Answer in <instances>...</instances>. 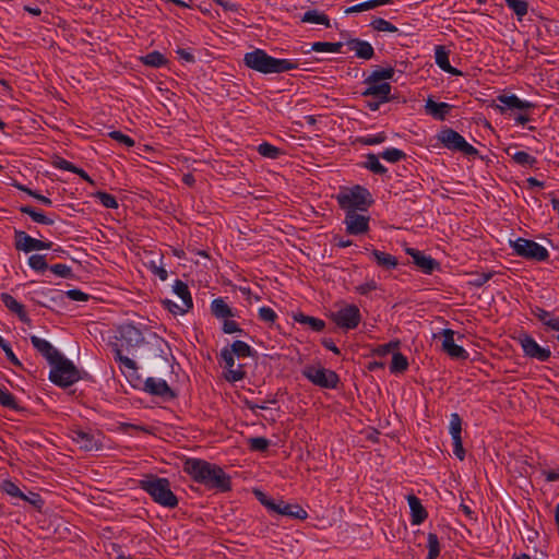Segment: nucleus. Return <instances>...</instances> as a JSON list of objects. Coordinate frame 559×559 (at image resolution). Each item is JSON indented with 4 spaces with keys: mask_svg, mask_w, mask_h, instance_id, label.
I'll list each match as a JSON object with an SVG mask.
<instances>
[{
    "mask_svg": "<svg viewBox=\"0 0 559 559\" xmlns=\"http://www.w3.org/2000/svg\"><path fill=\"white\" fill-rule=\"evenodd\" d=\"M367 87L361 92L365 98H379L380 102H390L392 86L389 82L365 83Z\"/></svg>",
    "mask_w": 559,
    "mask_h": 559,
    "instance_id": "17",
    "label": "nucleus"
},
{
    "mask_svg": "<svg viewBox=\"0 0 559 559\" xmlns=\"http://www.w3.org/2000/svg\"><path fill=\"white\" fill-rule=\"evenodd\" d=\"M15 248L24 252H31L35 250L50 249L52 246L51 241H43L31 237L23 230H14Z\"/></svg>",
    "mask_w": 559,
    "mask_h": 559,
    "instance_id": "11",
    "label": "nucleus"
},
{
    "mask_svg": "<svg viewBox=\"0 0 559 559\" xmlns=\"http://www.w3.org/2000/svg\"><path fill=\"white\" fill-rule=\"evenodd\" d=\"M348 50L354 51L355 56L362 60H370L374 56V49L372 45L360 38H350L345 41Z\"/></svg>",
    "mask_w": 559,
    "mask_h": 559,
    "instance_id": "22",
    "label": "nucleus"
},
{
    "mask_svg": "<svg viewBox=\"0 0 559 559\" xmlns=\"http://www.w3.org/2000/svg\"><path fill=\"white\" fill-rule=\"evenodd\" d=\"M22 500L28 502L31 506H33L36 510H41L44 506V500L37 492L29 491L28 495L23 493V497H21Z\"/></svg>",
    "mask_w": 559,
    "mask_h": 559,
    "instance_id": "53",
    "label": "nucleus"
},
{
    "mask_svg": "<svg viewBox=\"0 0 559 559\" xmlns=\"http://www.w3.org/2000/svg\"><path fill=\"white\" fill-rule=\"evenodd\" d=\"M433 147H447L450 151H459L467 156H478V151L468 142H437Z\"/></svg>",
    "mask_w": 559,
    "mask_h": 559,
    "instance_id": "29",
    "label": "nucleus"
},
{
    "mask_svg": "<svg viewBox=\"0 0 559 559\" xmlns=\"http://www.w3.org/2000/svg\"><path fill=\"white\" fill-rule=\"evenodd\" d=\"M408 506L411 509V522L413 525H419L428 516V513L424 506L421 504L419 498H417L415 495H408L407 496Z\"/></svg>",
    "mask_w": 559,
    "mask_h": 559,
    "instance_id": "26",
    "label": "nucleus"
},
{
    "mask_svg": "<svg viewBox=\"0 0 559 559\" xmlns=\"http://www.w3.org/2000/svg\"><path fill=\"white\" fill-rule=\"evenodd\" d=\"M230 353L237 356L238 358H246L253 356L254 352L252 348L242 341H235L230 347Z\"/></svg>",
    "mask_w": 559,
    "mask_h": 559,
    "instance_id": "42",
    "label": "nucleus"
},
{
    "mask_svg": "<svg viewBox=\"0 0 559 559\" xmlns=\"http://www.w3.org/2000/svg\"><path fill=\"white\" fill-rule=\"evenodd\" d=\"M370 26L377 31V32H384V33H397L399 28L390 23L389 21L382 19V17H374Z\"/></svg>",
    "mask_w": 559,
    "mask_h": 559,
    "instance_id": "44",
    "label": "nucleus"
},
{
    "mask_svg": "<svg viewBox=\"0 0 559 559\" xmlns=\"http://www.w3.org/2000/svg\"><path fill=\"white\" fill-rule=\"evenodd\" d=\"M175 51L179 56V58L182 61H185L186 63H194L195 62V57L190 50L185 49L180 46H177Z\"/></svg>",
    "mask_w": 559,
    "mask_h": 559,
    "instance_id": "62",
    "label": "nucleus"
},
{
    "mask_svg": "<svg viewBox=\"0 0 559 559\" xmlns=\"http://www.w3.org/2000/svg\"><path fill=\"white\" fill-rule=\"evenodd\" d=\"M406 253L412 257L413 263L425 274H432L436 270L440 269V263L436 259L430 255H426L417 249L407 248Z\"/></svg>",
    "mask_w": 559,
    "mask_h": 559,
    "instance_id": "15",
    "label": "nucleus"
},
{
    "mask_svg": "<svg viewBox=\"0 0 559 559\" xmlns=\"http://www.w3.org/2000/svg\"><path fill=\"white\" fill-rule=\"evenodd\" d=\"M126 145L127 151L129 153H134L139 156H143L148 160H152V156L150 154L154 153L155 148L151 145H147L143 142H121Z\"/></svg>",
    "mask_w": 559,
    "mask_h": 559,
    "instance_id": "32",
    "label": "nucleus"
},
{
    "mask_svg": "<svg viewBox=\"0 0 559 559\" xmlns=\"http://www.w3.org/2000/svg\"><path fill=\"white\" fill-rule=\"evenodd\" d=\"M19 190L26 192L28 195L33 197L34 199L38 200L44 205L50 206L52 204L51 200L40 193H38L35 190L29 189L26 186L23 185H16L15 186Z\"/></svg>",
    "mask_w": 559,
    "mask_h": 559,
    "instance_id": "52",
    "label": "nucleus"
},
{
    "mask_svg": "<svg viewBox=\"0 0 559 559\" xmlns=\"http://www.w3.org/2000/svg\"><path fill=\"white\" fill-rule=\"evenodd\" d=\"M81 379L80 371L74 364L63 355L51 365L49 380L61 388H68Z\"/></svg>",
    "mask_w": 559,
    "mask_h": 559,
    "instance_id": "7",
    "label": "nucleus"
},
{
    "mask_svg": "<svg viewBox=\"0 0 559 559\" xmlns=\"http://www.w3.org/2000/svg\"><path fill=\"white\" fill-rule=\"evenodd\" d=\"M20 212L23 214H27L35 223L43 225H53L55 221L48 216H46L43 212L37 211L31 205H22L20 206Z\"/></svg>",
    "mask_w": 559,
    "mask_h": 559,
    "instance_id": "34",
    "label": "nucleus"
},
{
    "mask_svg": "<svg viewBox=\"0 0 559 559\" xmlns=\"http://www.w3.org/2000/svg\"><path fill=\"white\" fill-rule=\"evenodd\" d=\"M270 511L280 515H285L298 520H305L308 516L307 511L300 506L286 503L283 500L274 501V507L271 508Z\"/></svg>",
    "mask_w": 559,
    "mask_h": 559,
    "instance_id": "19",
    "label": "nucleus"
},
{
    "mask_svg": "<svg viewBox=\"0 0 559 559\" xmlns=\"http://www.w3.org/2000/svg\"><path fill=\"white\" fill-rule=\"evenodd\" d=\"M302 376L311 383L323 389H336L338 374L323 367L307 366L302 369Z\"/></svg>",
    "mask_w": 559,
    "mask_h": 559,
    "instance_id": "9",
    "label": "nucleus"
},
{
    "mask_svg": "<svg viewBox=\"0 0 559 559\" xmlns=\"http://www.w3.org/2000/svg\"><path fill=\"white\" fill-rule=\"evenodd\" d=\"M395 70L392 67L377 68L365 78L364 83H379L394 80Z\"/></svg>",
    "mask_w": 559,
    "mask_h": 559,
    "instance_id": "28",
    "label": "nucleus"
},
{
    "mask_svg": "<svg viewBox=\"0 0 559 559\" xmlns=\"http://www.w3.org/2000/svg\"><path fill=\"white\" fill-rule=\"evenodd\" d=\"M182 469L195 483L205 486L207 489L218 492L231 490L230 476L219 465L202 459L189 457L183 462Z\"/></svg>",
    "mask_w": 559,
    "mask_h": 559,
    "instance_id": "1",
    "label": "nucleus"
},
{
    "mask_svg": "<svg viewBox=\"0 0 559 559\" xmlns=\"http://www.w3.org/2000/svg\"><path fill=\"white\" fill-rule=\"evenodd\" d=\"M259 318L264 322L274 323L275 320L277 319V314L270 307H261L259 309Z\"/></svg>",
    "mask_w": 559,
    "mask_h": 559,
    "instance_id": "57",
    "label": "nucleus"
},
{
    "mask_svg": "<svg viewBox=\"0 0 559 559\" xmlns=\"http://www.w3.org/2000/svg\"><path fill=\"white\" fill-rule=\"evenodd\" d=\"M301 21L304 23L320 24L330 27V20L328 15L319 12L318 10H308L304 13Z\"/></svg>",
    "mask_w": 559,
    "mask_h": 559,
    "instance_id": "36",
    "label": "nucleus"
},
{
    "mask_svg": "<svg viewBox=\"0 0 559 559\" xmlns=\"http://www.w3.org/2000/svg\"><path fill=\"white\" fill-rule=\"evenodd\" d=\"M120 344L114 343L112 349L115 353V360L118 361L122 367L128 369L130 377L135 376V379L140 381V377L136 376L138 366L134 360L124 356L122 349L130 350L131 348L138 347L144 342V336L136 326L133 324H122L118 329Z\"/></svg>",
    "mask_w": 559,
    "mask_h": 559,
    "instance_id": "4",
    "label": "nucleus"
},
{
    "mask_svg": "<svg viewBox=\"0 0 559 559\" xmlns=\"http://www.w3.org/2000/svg\"><path fill=\"white\" fill-rule=\"evenodd\" d=\"M66 296L74 301H87L90 296L80 289H70L66 292Z\"/></svg>",
    "mask_w": 559,
    "mask_h": 559,
    "instance_id": "63",
    "label": "nucleus"
},
{
    "mask_svg": "<svg viewBox=\"0 0 559 559\" xmlns=\"http://www.w3.org/2000/svg\"><path fill=\"white\" fill-rule=\"evenodd\" d=\"M371 255L376 263L385 270H392L397 266V259L390 253L374 249L372 250Z\"/></svg>",
    "mask_w": 559,
    "mask_h": 559,
    "instance_id": "31",
    "label": "nucleus"
},
{
    "mask_svg": "<svg viewBox=\"0 0 559 559\" xmlns=\"http://www.w3.org/2000/svg\"><path fill=\"white\" fill-rule=\"evenodd\" d=\"M507 7L513 11L519 21L527 14L528 3L525 0H504Z\"/></svg>",
    "mask_w": 559,
    "mask_h": 559,
    "instance_id": "39",
    "label": "nucleus"
},
{
    "mask_svg": "<svg viewBox=\"0 0 559 559\" xmlns=\"http://www.w3.org/2000/svg\"><path fill=\"white\" fill-rule=\"evenodd\" d=\"M379 155L368 154L364 166L376 175H384L388 169L379 162Z\"/></svg>",
    "mask_w": 559,
    "mask_h": 559,
    "instance_id": "41",
    "label": "nucleus"
},
{
    "mask_svg": "<svg viewBox=\"0 0 559 559\" xmlns=\"http://www.w3.org/2000/svg\"><path fill=\"white\" fill-rule=\"evenodd\" d=\"M234 356L235 355L230 353V349L228 347H224L221 350V358L225 362V367L228 369L226 379L229 382H238L246 377V371L243 370L241 365L237 369H233V367L235 366Z\"/></svg>",
    "mask_w": 559,
    "mask_h": 559,
    "instance_id": "20",
    "label": "nucleus"
},
{
    "mask_svg": "<svg viewBox=\"0 0 559 559\" xmlns=\"http://www.w3.org/2000/svg\"><path fill=\"white\" fill-rule=\"evenodd\" d=\"M495 102L496 110L523 128L532 121V116L537 107L535 103L522 99L516 94L508 92L499 94Z\"/></svg>",
    "mask_w": 559,
    "mask_h": 559,
    "instance_id": "3",
    "label": "nucleus"
},
{
    "mask_svg": "<svg viewBox=\"0 0 559 559\" xmlns=\"http://www.w3.org/2000/svg\"><path fill=\"white\" fill-rule=\"evenodd\" d=\"M379 156L386 162L396 163L406 157V154L399 148L390 147L379 154Z\"/></svg>",
    "mask_w": 559,
    "mask_h": 559,
    "instance_id": "45",
    "label": "nucleus"
},
{
    "mask_svg": "<svg viewBox=\"0 0 559 559\" xmlns=\"http://www.w3.org/2000/svg\"><path fill=\"white\" fill-rule=\"evenodd\" d=\"M143 390L151 395L163 397L165 401L174 400L177 396L165 380L152 377L144 381Z\"/></svg>",
    "mask_w": 559,
    "mask_h": 559,
    "instance_id": "13",
    "label": "nucleus"
},
{
    "mask_svg": "<svg viewBox=\"0 0 559 559\" xmlns=\"http://www.w3.org/2000/svg\"><path fill=\"white\" fill-rule=\"evenodd\" d=\"M435 62L445 73L455 76L463 74L461 70L451 66L449 61V50L443 45H437L435 47Z\"/></svg>",
    "mask_w": 559,
    "mask_h": 559,
    "instance_id": "23",
    "label": "nucleus"
},
{
    "mask_svg": "<svg viewBox=\"0 0 559 559\" xmlns=\"http://www.w3.org/2000/svg\"><path fill=\"white\" fill-rule=\"evenodd\" d=\"M492 276H493L492 272L476 273L473 275V280L469 281V284L475 287H481L489 280H491Z\"/></svg>",
    "mask_w": 559,
    "mask_h": 559,
    "instance_id": "55",
    "label": "nucleus"
},
{
    "mask_svg": "<svg viewBox=\"0 0 559 559\" xmlns=\"http://www.w3.org/2000/svg\"><path fill=\"white\" fill-rule=\"evenodd\" d=\"M94 197L99 200L100 204L105 206L106 209H117L118 202L116 198L107 192L104 191H97Z\"/></svg>",
    "mask_w": 559,
    "mask_h": 559,
    "instance_id": "48",
    "label": "nucleus"
},
{
    "mask_svg": "<svg viewBox=\"0 0 559 559\" xmlns=\"http://www.w3.org/2000/svg\"><path fill=\"white\" fill-rule=\"evenodd\" d=\"M512 157L520 165H533L536 162L533 156L523 151L515 152Z\"/></svg>",
    "mask_w": 559,
    "mask_h": 559,
    "instance_id": "58",
    "label": "nucleus"
},
{
    "mask_svg": "<svg viewBox=\"0 0 559 559\" xmlns=\"http://www.w3.org/2000/svg\"><path fill=\"white\" fill-rule=\"evenodd\" d=\"M340 207L346 213L350 211H367L373 203L371 193L362 186L356 185L353 188H346L336 195Z\"/></svg>",
    "mask_w": 559,
    "mask_h": 559,
    "instance_id": "6",
    "label": "nucleus"
},
{
    "mask_svg": "<svg viewBox=\"0 0 559 559\" xmlns=\"http://www.w3.org/2000/svg\"><path fill=\"white\" fill-rule=\"evenodd\" d=\"M0 405L3 407L17 411L19 405L16 400L12 393H10L7 389L0 386Z\"/></svg>",
    "mask_w": 559,
    "mask_h": 559,
    "instance_id": "46",
    "label": "nucleus"
},
{
    "mask_svg": "<svg viewBox=\"0 0 559 559\" xmlns=\"http://www.w3.org/2000/svg\"><path fill=\"white\" fill-rule=\"evenodd\" d=\"M514 252L524 259L533 261H546L549 258L548 250L534 240L518 238L511 242Z\"/></svg>",
    "mask_w": 559,
    "mask_h": 559,
    "instance_id": "8",
    "label": "nucleus"
},
{
    "mask_svg": "<svg viewBox=\"0 0 559 559\" xmlns=\"http://www.w3.org/2000/svg\"><path fill=\"white\" fill-rule=\"evenodd\" d=\"M0 300L11 312L15 313L22 322L27 324L31 323V319L25 310V307L13 296L8 293H2L0 294Z\"/></svg>",
    "mask_w": 559,
    "mask_h": 559,
    "instance_id": "25",
    "label": "nucleus"
},
{
    "mask_svg": "<svg viewBox=\"0 0 559 559\" xmlns=\"http://www.w3.org/2000/svg\"><path fill=\"white\" fill-rule=\"evenodd\" d=\"M332 320L344 330L356 329L361 320L359 308L355 305H347L332 313Z\"/></svg>",
    "mask_w": 559,
    "mask_h": 559,
    "instance_id": "10",
    "label": "nucleus"
},
{
    "mask_svg": "<svg viewBox=\"0 0 559 559\" xmlns=\"http://www.w3.org/2000/svg\"><path fill=\"white\" fill-rule=\"evenodd\" d=\"M373 10V2L371 0H367L355 5L348 7L345 9V14H354L360 13L364 11Z\"/></svg>",
    "mask_w": 559,
    "mask_h": 559,
    "instance_id": "54",
    "label": "nucleus"
},
{
    "mask_svg": "<svg viewBox=\"0 0 559 559\" xmlns=\"http://www.w3.org/2000/svg\"><path fill=\"white\" fill-rule=\"evenodd\" d=\"M345 43H328V41H314L311 45V50L316 52H332V53H341L343 46Z\"/></svg>",
    "mask_w": 559,
    "mask_h": 559,
    "instance_id": "37",
    "label": "nucleus"
},
{
    "mask_svg": "<svg viewBox=\"0 0 559 559\" xmlns=\"http://www.w3.org/2000/svg\"><path fill=\"white\" fill-rule=\"evenodd\" d=\"M453 106L443 102H436L432 97H428L425 104V111L435 119L443 120L452 110Z\"/></svg>",
    "mask_w": 559,
    "mask_h": 559,
    "instance_id": "24",
    "label": "nucleus"
},
{
    "mask_svg": "<svg viewBox=\"0 0 559 559\" xmlns=\"http://www.w3.org/2000/svg\"><path fill=\"white\" fill-rule=\"evenodd\" d=\"M174 293L182 300L183 307L181 314L188 312L193 307V301L188 285L180 280H176L174 284Z\"/></svg>",
    "mask_w": 559,
    "mask_h": 559,
    "instance_id": "27",
    "label": "nucleus"
},
{
    "mask_svg": "<svg viewBox=\"0 0 559 559\" xmlns=\"http://www.w3.org/2000/svg\"><path fill=\"white\" fill-rule=\"evenodd\" d=\"M31 343L34 348L40 353L50 365L61 359L62 354L55 348L48 341L40 338L36 335L31 336Z\"/></svg>",
    "mask_w": 559,
    "mask_h": 559,
    "instance_id": "18",
    "label": "nucleus"
},
{
    "mask_svg": "<svg viewBox=\"0 0 559 559\" xmlns=\"http://www.w3.org/2000/svg\"><path fill=\"white\" fill-rule=\"evenodd\" d=\"M52 165L56 168L68 170L71 173H72V170H75V165H73L72 163L66 160L64 158H62L60 156H55V158L52 160Z\"/></svg>",
    "mask_w": 559,
    "mask_h": 559,
    "instance_id": "61",
    "label": "nucleus"
},
{
    "mask_svg": "<svg viewBox=\"0 0 559 559\" xmlns=\"http://www.w3.org/2000/svg\"><path fill=\"white\" fill-rule=\"evenodd\" d=\"M141 62L151 68H162L167 64L166 57L157 50H153L141 57Z\"/></svg>",
    "mask_w": 559,
    "mask_h": 559,
    "instance_id": "35",
    "label": "nucleus"
},
{
    "mask_svg": "<svg viewBox=\"0 0 559 559\" xmlns=\"http://www.w3.org/2000/svg\"><path fill=\"white\" fill-rule=\"evenodd\" d=\"M223 332L225 334H233V333H242V329H240L239 324L234 320L225 319L223 322Z\"/></svg>",
    "mask_w": 559,
    "mask_h": 559,
    "instance_id": "60",
    "label": "nucleus"
},
{
    "mask_svg": "<svg viewBox=\"0 0 559 559\" xmlns=\"http://www.w3.org/2000/svg\"><path fill=\"white\" fill-rule=\"evenodd\" d=\"M139 487L144 490L155 503L164 508L174 509L179 503L177 496L170 488L168 478L147 474L139 481Z\"/></svg>",
    "mask_w": 559,
    "mask_h": 559,
    "instance_id": "5",
    "label": "nucleus"
},
{
    "mask_svg": "<svg viewBox=\"0 0 559 559\" xmlns=\"http://www.w3.org/2000/svg\"><path fill=\"white\" fill-rule=\"evenodd\" d=\"M71 438L76 442L81 449L85 451L98 450L102 443L95 438V435L82 429H74L71 431Z\"/></svg>",
    "mask_w": 559,
    "mask_h": 559,
    "instance_id": "21",
    "label": "nucleus"
},
{
    "mask_svg": "<svg viewBox=\"0 0 559 559\" xmlns=\"http://www.w3.org/2000/svg\"><path fill=\"white\" fill-rule=\"evenodd\" d=\"M211 312L216 319H219V320L221 319L225 320L228 318H233L235 316L231 308L221 297L214 299L211 302Z\"/></svg>",
    "mask_w": 559,
    "mask_h": 559,
    "instance_id": "30",
    "label": "nucleus"
},
{
    "mask_svg": "<svg viewBox=\"0 0 559 559\" xmlns=\"http://www.w3.org/2000/svg\"><path fill=\"white\" fill-rule=\"evenodd\" d=\"M294 320L300 324L309 325L312 331L321 332L325 328V322L319 318L307 316L302 312L294 314Z\"/></svg>",
    "mask_w": 559,
    "mask_h": 559,
    "instance_id": "33",
    "label": "nucleus"
},
{
    "mask_svg": "<svg viewBox=\"0 0 559 559\" xmlns=\"http://www.w3.org/2000/svg\"><path fill=\"white\" fill-rule=\"evenodd\" d=\"M400 342L399 341H392L386 344L379 345L373 353L378 356H385L389 353L393 352L394 349L399 348Z\"/></svg>",
    "mask_w": 559,
    "mask_h": 559,
    "instance_id": "56",
    "label": "nucleus"
},
{
    "mask_svg": "<svg viewBox=\"0 0 559 559\" xmlns=\"http://www.w3.org/2000/svg\"><path fill=\"white\" fill-rule=\"evenodd\" d=\"M0 489L13 498L21 499V497H23V492L12 480H9V479L3 480L0 486Z\"/></svg>",
    "mask_w": 559,
    "mask_h": 559,
    "instance_id": "50",
    "label": "nucleus"
},
{
    "mask_svg": "<svg viewBox=\"0 0 559 559\" xmlns=\"http://www.w3.org/2000/svg\"><path fill=\"white\" fill-rule=\"evenodd\" d=\"M254 495L257 497V499L260 501V503L262 506H264L269 511L271 510V508L274 507V499L267 497L264 492H262L261 490H254Z\"/></svg>",
    "mask_w": 559,
    "mask_h": 559,
    "instance_id": "64",
    "label": "nucleus"
},
{
    "mask_svg": "<svg viewBox=\"0 0 559 559\" xmlns=\"http://www.w3.org/2000/svg\"><path fill=\"white\" fill-rule=\"evenodd\" d=\"M442 349L451 358L465 360L468 358V353L460 345L454 343V331L451 329H444L442 331Z\"/></svg>",
    "mask_w": 559,
    "mask_h": 559,
    "instance_id": "16",
    "label": "nucleus"
},
{
    "mask_svg": "<svg viewBox=\"0 0 559 559\" xmlns=\"http://www.w3.org/2000/svg\"><path fill=\"white\" fill-rule=\"evenodd\" d=\"M408 368L407 358L400 352L393 353L390 371L392 373H402Z\"/></svg>",
    "mask_w": 559,
    "mask_h": 559,
    "instance_id": "40",
    "label": "nucleus"
},
{
    "mask_svg": "<svg viewBox=\"0 0 559 559\" xmlns=\"http://www.w3.org/2000/svg\"><path fill=\"white\" fill-rule=\"evenodd\" d=\"M258 152L263 157L271 158V159H277V158H280V156L286 154L285 151H283L282 148L276 147V146L270 144L269 142H262L258 146Z\"/></svg>",
    "mask_w": 559,
    "mask_h": 559,
    "instance_id": "38",
    "label": "nucleus"
},
{
    "mask_svg": "<svg viewBox=\"0 0 559 559\" xmlns=\"http://www.w3.org/2000/svg\"><path fill=\"white\" fill-rule=\"evenodd\" d=\"M519 341L525 356L539 361H547L550 358V350L539 346L531 335L523 333L519 336Z\"/></svg>",
    "mask_w": 559,
    "mask_h": 559,
    "instance_id": "12",
    "label": "nucleus"
},
{
    "mask_svg": "<svg viewBox=\"0 0 559 559\" xmlns=\"http://www.w3.org/2000/svg\"><path fill=\"white\" fill-rule=\"evenodd\" d=\"M428 555L426 559H437L440 555V543L436 533H429L427 536Z\"/></svg>",
    "mask_w": 559,
    "mask_h": 559,
    "instance_id": "43",
    "label": "nucleus"
},
{
    "mask_svg": "<svg viewBox=\"0 0 559 559\" xmlns=\"http://www.w3.org/2000/svg\"><path fill=\"white\" fill-rule=\"evenodd\" d=\"M28 265L37 272H43L49 269L46 257L43 254H33L28 258Z\"/></svg>",
    "mask_w": 559,
    "mask_h": 559,
    "instance_id": "49",
    "label": "nucleus"
},
{
    "mask_svg": "<svg viewBox=\"0 0 559 559\" xmlns=\"http://www.w3.org/2000/svg\"><path fill=\"white\" fill-rule=\"evenodd\" d=\"M249 449L257 452H265L270 447V440L264 437H253L248 440Z\"/></svg>",
    "mask_w": 559,
    "mask_h": 559,
    "instance_id": "47",
    "label": "nucleus"
},
{
    "mask_svg": "<svg viewBox=\"0 0 559 559\" xmlns=\"http://www.w3.org/2000/svg\"><path fill=\"white\" fill-rule=\"evenodd\" d=\"M462 432V419L457 413H453L450 419V433L461 435Z\"/></svg>",
    "mask_w": 559,
    "mask_h": 559,
    "instance_id": "59",
    "label": "nucleus"
},
{
    "mask_svg": "<svg viewBox=\"0 0 559 559\" xmlns=\"http://www.w3.org/2000/svg\"><path fill=\"white\" fill-rule=\"evenodd\" d=\"M344 223L349 235H361L369 230V216L358 214L355 211L346 213Z\"/></svg>",
    "mask_w": 559,
    "mask_h": 559,
    "instance_id": "14",
    "label": "nucleus"
},
{
    "mask_svg": "<svg viewBox=\"0 0 559 559\" xmlns=\"http://www.w3.org/2000/svg\"><path fill=\"white\" fill-rule=\"evenodd\" d=\"M49 270L62 278L73 277L72 269L67 264L58 263L49 266Z\"/></svg>",
    "mask_w": 559,
    "mask_h": 559,
    "instance_id": "51",
    "label": "nucleus"
},
{
    "mask_svg": "<svg viewBox=\"0 0 559 559\" xmlns=\"http://www.w3.org/2000/svg\"><path fill=\"white\" fill-rule=\"evenodd\" d=\"M242 60L247 68L263 75L281 74L299 68L297 60L275 58L261 48L246 52Z\"/></svg>",
    "mask_w": 559,
    "mask_h": 559,
    "instance_id": "2",
    "label": "nucleus"
}]
</instances>
